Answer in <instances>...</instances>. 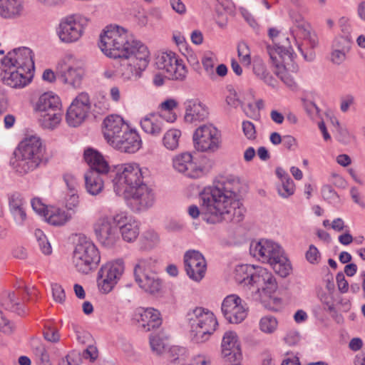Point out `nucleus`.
<instances>
[{
    "instance_id": "1",
    "label": "nucleus",
    "mask_w": 365,
    "mask_h": 365,
    "mask_svg": "<svg viewBox=\"0 0 365 365\" xmlns=\"http://www.w3.org/2000/svg\"><path fill=\"white\" fill-rule=\"evenodd\" d=\"M240 188V182L237 177H220L213 185L206 187L200 192V208L190 205L188 214L193 219L201 215L202 219L210 224L222 221L240 222L244 216V208L237 199Z\"/></svg>"
},
{
    "instance_id": "2",
    "label": "nucleus",
    "mask_w": 365,
    "mask_h": 365,
    "mask_svg": "<svg viewBox=\"0 0 365 365\" xmlns=\"http://www.w3.org/2000/svg\"><path fill=\"white\" fill-rule=\"evenodd\" d=\"M98 46L106 56L121 59L118 74L125 81L140 77L150 62L147 46L117 25L106 27L100 36Z\"/></svg>"
},
{
    "instance_id": "3",
    "label": "nucleus",
    "mask_w": 365,
    "mask_h": 365,
    "mask_svg": "<svg viewBox=\"0 0 365 365\" xmlns=\"http://www.w3.org/2000/svg\"><path fill=\"white\" fill-rule=\"evenodd\" d=\"M46 146L37 135H26L19 144L10 165L23 176L33 171L46 160Z\"/></svg>"
},
{
    "instance_id": "4",
    "label": "nucleus",
    "mask_w": 365,
    "mask_h": 365,
    "mask_svg": "<svg viewBox=\"0 0 365 365\" xmlns=\"http://www.w3.org/2000/svg\"><path fill=\"white\" fill-rule=\"evenodd\" d=\"M250 252L259 262L270 264L282 277H287L292 270L291 263L284 255L282 247L272 240L261 239L252 242Z\"/></svg>"
},
{
    "instance_id": "5",
    "label": "nucleus",
    "mask_w": 365,
    "mask_h": 365,
    "mask_svg": "<svg viewBox=\"0 0 365 365\" xmlns=\"http://www.w3.org/2000/svg\"><path fill=\"white\" fill-rule=\"evenodd\" d=\"M192 339L196 343L207 341L217 326L214 314L202 307L190 309L186 315Z\"/></svg>"
},
{
    "instance_id": "6",
    "label": "nucleus",
    "mask_w": 365,
    "mask_h": 365,
    "mask_svg": "<svg viewBox=\"0 0 365 365\" xmlns=\"http://www.w3.org/2000/svg\"><path fill=\"white\" fill-rule=\"evenodd\" d=\"M145 170V169L136 163H126L118 165L112 180L115 193L122 196L143 184Z\"/></svg>"
},
{
    "instance_id": "7",
    "label": "nucleus",
    "mask_w": 365,
    "mask_h": 365,
    "mask_svg": "<svg viewBox=\"0 0 365 365\" xmlns=\"http://www.w3.org/2000/svg\"><path fill=\"white\" fill-rule=\"evenodd\" d=\"M284 43L277 48L268 47V54L275 67L274 73L280 80L291 89H294L297 84L293 77L287 72L286 64L294 59V51L287 38L283 37Z\"/></svg>"
},
{
    "instance_id": "8",
    "label": "nucleus",
    "mask_w": 365,
    "mask_h": 365,
    "mask_svg": "<svg viewBox=\"0 0 365 365\" xmlns=\"http://www.w3.org/2000/svg\"><path fill=\"white\" fill-rule=\"evenodd\" d=\"M100 261V253L96 245L86 238H81L73 255V263L78 272L88 274L96 268Z\"/></svg>"
},
{
    "instance_id": "9",
    "label": "nucleus",
    "mask_w": 365,
    "mask_h": 365,
    "mask_svg": "<svg viewBox=\"0 0 365 365\" xmlns=\"http://www.w3.org/2000/svg\"><path fill=\"white\" fill-rule=\"evenodd\" d=\"M192 140L195 148L200 152L214 153L222 145L221 132L212 124H204L194 132Z\"/></svg>"
},
{
    "instance_id": "10",
    "label": "nucleus",
    "mask_w": 365,
    "mask_h": 365,
    "mask_svg": "<svg viewBox=\"0 0 365 365\" xmlns=\"http://www.w3.org/2000/svg\"><path fill=\"white\" fill-rule=\"evenodd\" d=\"M124 269V263L121 259L108 262L103 265L97 277L100 292L103 294L110 292L121 278Z\"/></svg>"
},
{
    "instance_id": "11",
    "label": "nucleus",
    "mask_w": 365,
    "mask_h": 365,
    "mask_svg": "<svg viewBox=\"0 0 365 365\" xmlns=\"http://www.w3.org/2000/svg\"><path fill=\"white\" fill-rule=\"evenodd\" d=\"M87 19L78 16H69L61 19L56 34L61 42L71 43L78 41L83 35Z\"/></svg>"
},
{
    "instance_id": "12",
    "label": "nucleus",
    "mask_w": 365,
    "mask_h": 365,
    "mask_svg": "<svg viewBox=\"0 0 365 365\" xmlns=\"http://www.w3.org/2000/svg\"><path fill=\"white\" fill-rule=\"evenodd\" d=\"M121 197L125 199L128 206L135 212L152 207L155 200L154 190L144 182Z\"/></svg>"
},
{
    "instance_id": "13",
    "label": "nucleus",
    "mask_w": 365,
    "mask_h": 365,
    "mask_svg": "<svg viewBox=\"0 0 365 365\" xmlns=\"http://www.w3.org/2000/svg\"><path fill=\"white\" fill-rule=\"evenodd\" d=\"M158 69L164 71L168 78L183 80L187 74L185 66L172 51L161 52L155 59Z\"/></svg>"
},
{
    "instance_id": "14",
    "label": "nucleus",
    "mask_w": 365,
    "mask_h": 365,
    "mask_svg": "<svg viewBox=\"0 0 365 365\" xmlns=\"http://www.w3.org/2000/svg\"><path fill=\"white\" fill-rule=\"evenodd\" d=\"M93 231L98 242L105 247H114L120 240L118 227L113 222V216L99 217L93 225Z\"/></svg>"
},
{
    "instance_id": "15",
    "label": "nucleus",
    "mask_w": 365,
    "mask_h": 365,
    "mask_svg": "<svg viewBox=\"0 0 365 365\" xmlns=\"http://www.w3.org/2000/svg\"><path fill=\"white\" fill-rule=\"evenodd\" d=\"M222 312L225 318L232 324H240L247 316V304L237 294H230L222 301Z\"/></svg>"
},
{
    "instance_id": "16",
    "label": "nucleus",
    "mask_w": 365,
    "mask_h": 365,
    "mask_svg": "<svg viewBox=\"0 0 365 365\" xmlns=\"http://www.w3.org/2000/svg\"><path fill=\"white\" fill-rule=\"evenodd\" d=\"M1 66L21 69L31 73L34 69L32 51L26 47L14 49L2 59Z\"/></svg>"
},
{
    "instance_id": "17",
    "label": "nucleus",
    "mask_w": 365,
    "mask_h": 365,
    "mask_svg": "<svg viewBox=\"0 0 365 365\" xmlns=\"http://www.w3.org/2000/svg\"><path fill=\"white\" fill-rule=\"evenodd\" d=\"M91 109L89 96L86 93H81L68 107L66 120L68 125L77 127L86 119Z\"/></svg>"
},
{
    "instance_id": "18",
    "label": "nucleus",
    "mask_w": 365,
    "mask_h": 365,
    "mask_svg": "<svg viewBox=\"0 0 365 365\" xmlns=\"http://www.w3.org/2000/svg\"><path fill=\"white\" fill-rule=\"evenodd\" d=\"M185 269L187 276L195 282L205 277L207 263L204 256L197 250H188L184 255Z\"/></svg>"
},
{
    "instance_id": "19",
    "label": "nucleus",
    "mask_w": 365,
    "mask_h": 365,
    "mask_svg": "<svg viewBox=\"0 0 365 365\" xmlns=\"http://www.w3.org/2000/svg\"><path fill=\"white\" fill-rule=\"evenodd\" d=\"M173 169L190 178L197 179L204 175V169L193 160L187 152L175 155L172 159Z\"/></svg>"
},
{
    "instance_id": "20",
    "label": "nucleus",
    "mask_w": 365,
    "mask_h": 365,
    "mask_svg": "<svg viewBox=\"0 0 365 365\" xmlns=\"http://www.w3.org/2000/svg\"><path fill=\"white\" fill-rule=\"evenodd\" d=\"M65 68L61 71L62 81L73 88H78L82 82L84 71L83 61L73 55H67L65 58Z\"/></svg>"
},
{
    "instance_id": "21",
    "label": "nucleus",
    "mask_w": 365,
    "mask_h": 365,
    "mask_svg": "<svg viewBox=\"0 0 365 365\" xmlns=\"http://www.w3.org/2000/svg\"><path fill=\"white\" fill-rule=\"evenodd\" d=\"M114 224L118 227L122 238L127 242L135 241L140 233L139 222L125 212H120L113 216Z\"/></svg>"
},
{
    "instance_id": "22",
    "label": "nucleus",
    "mask_w": 365,
    "mask_h": 365,
    "mask_svg": "<svg viewBox=\"0 0 365 365\" xmlns=\"http://www.w3.org/2000/svg\"><path fill=\"white\" fill-rule=\"evenodd\" d=\"M129 128L122 117L118 115H110L103 120V136L107 143L112 146Z\"/></svg>"
},
{
    "instance_id": "23",
    "label": "nucleus",
    "mask_w": 365,
    "mask_h": 365,
    "mask_svg": "<svg viewBox=\"0 0 365 365\" xmlns=\"http://www.w3.org/2000/svg\"><path fill=\"white\" fill-rule=\"evenodd\" d=\"M251 281L250 286L255 287L257 292H262L266 295H271L277 289V284L272 273L262 267H255Z\"/></svg>"
},
{
    "instance_id": "24",
    "label": "nucleus",
    "mask_w": 365,
    "mask_h": 365,
    "mask_svg": "<svg viewBox=\"0 0 365 365\" xmlns=\"http://www.w3.org/2000/svg\"><path fill=\"white\" fill-rule=\"evenodd\" d=\"M9 210L17 226H24L27 220L26 201L23 195L17 192L8 195Z\"/></svg>"
},
{
    "instance_id": "25",
    "label": "nucleus",
    "mask_w": 365,
    "mask_h": 365,
    "mask_svg": "<svg viewBox=\"0 0 365 365\" xmlns=\"http://www.w3.org/2000/svg\"><path fill=\"white\" fill-rule=\"evenodd\" d=\"M290 16L294 24L291 30L293 36L307 41L312 48H315L318 43L317 37L314 34L311 33L310 26L304 21L302 14L293 11L290 14Z\"/></svg>"
},
{
    "instance_id": "26",
    "label": "nucleus",
    "mask_w": 365,
    "mask_h": 365,
    "mask_svg": "<svg viewBox=\"0 0 365 365\" xmlns=\"http://www.w3.org/2000/svg\"><path fill=\"white\" fill-rule=\"evenodd\" d=\"M135 319L138 327L144 331H149L153 329L158 328L162 323L160 312L153 308L140 307L137 309Z\"/></svg>"
},
{
    "instance_id": "27",
    "label": "nucleus",
    "mask_w": 365,
    "mask_h": 365,
    "mask_svg": "<svg viewBox=\"0 0 365 365\" xmlns=\"http://www.w3.org/2000/svg\"><path fill=\"white\" fill-rule=\"evenodd\" d=\"M141 145L142 140L138 133L129 128L112 147L120 152L134 153L140 148Z\"/></svg>"
},
{
    "instance_id": "28",
    "label": "nucleus",
    "mask_w": 365,
    "mask_h": 365,
    "mask_svg": "<svg viewBox=\"0 0 365 365\" xmlns=\"http://www.w3.org/2000/svg\"><path fill=\"white\" fill-rule=\"evenodd\" d=\"M222 354L228 361H236L241 359L242 354L238 336L233 331H227L222 337Z\"/></svg>"
},
{
    "instance_id": "29",
    "label": "nucleus",
    "mask_w": 365,
    "mask_h": 365,
    "mask_svg": "<svg viewBox=\"0 0 365 365\" xmlns=\"http://www.w3.org/2000/svg\"><path fill=\"white\" fill-rule=\"evenodd\" d=\"M4 71L3 80L4 83L12 88H22L26 86L31 80L32 72L29 73L18 68H8L2 66Z\"/></svg>"
},
{
    "instance_id": "30",
    "label": "nucleus",
    "mask_w": 365,
    "mask_h": 365,
    "mask_svg": "<svg viewBox=\"0 0 365 365\" xmlns=\"http://www.w3.org/2000/svg\"><path fill=\"white\" fill-rule=\"evenodd\" d=\"M184 119L187 123L204 120L208 115L207 106L197 99H190L185 103Z\"/></svg>"
},
{
    "instance_id": "31",
    "label": "nucleus",
    "mask_w": 365,
    "mask_h": 365,
    "mask_svg": "<svg viewBox=\"0 0 365 365\" xmlns=\"http://www.w3.org/2000/svg\"><path fill=\"white\" fill-rule=\"evenodd\" d=\"M84 159L90 167L88 171H95L101 175H106L110 170V166L103 155L93 148L84 151Z\"/></svg>"
},
{
    "instance_id": "32",
    "label": "nucleus",
    "mask_w": 365,
    "mask_h": 365,
    "mask_svg": "<svg viewBox=\"0 0 365 365\" xmlns=\"http://www.w3.org/2000/svg\"><path fill=\"white\" fill-rule=\"evenodd\" d=\"M164 118L158 113H148L140 120L143 130L153 136H158L164 128Z\"/></svg>"
},
{
    "instance_id": "33",
    "label": "nucleus",
    "mask_w": 365,
    "mask_h": 365,
    "mask_svg": "<svg viewBox=\"0 0 365 365\" xmlns=\"http://www.w3.org/2000/svg\"><path fill=\"white\" fill-rule=\"evenodd\" d=\"M24 11L21 0H0V16L12 19L20 17Z\"/></svg>"
},
{
    "instance_id": "34",
    "label": "nucleus",
    "mask_w": 365,
    "mask_h": 365,
    "mask_svg": "<svg viewBox=\"0 0 365 365\" xmlns=\"http://www.w3.org/2000/svg\"><path fill=\"white\" fill-rule=\"evenodd\" d=\"M135 280L142 289L150 294L158 292L162 287L161 281L155 272L136 276Z\"/></svg>"
},
{
    "instance_id": "35",
    "label": "nucleus",
    "mask_w": 365,
    "mask_h": 365,
    "mask_svg": "<svg viewBox=\"0 0 365 365\" xmlns=\"http://www.w3.org/2000/svg\"><path fill=\"white\" fill-rule=\"evenodd\" d=\"M61 106L59 97L53 92H46L39 97L36 104V110L40 113H46L48 111L58 110Z\"/></svg>"
},
{
    "instance_id": "36",
    "label": "nucleus",
    "mask_w": 365,
    "mask_h": 365,
    "mask_svg": "<svg viewBox=\"0 0 365 365\" xmlns=\"http://www.w3.org/2000/svg\"><path fill=\"white\" fill-rule=\"evenodd\" d=\"M0 305L5 309L16 312L19 315L26 313L24 303L19 299V294L14 292H6L2 298Z\"/></svg>"
},
{
    "instance_id": "37",
    "label": "nucleus",
    "mask_w": 365,
    "mask_h": 365,
    "mask_svg": "<svg viewBox=\"0 0 365 365\" xmlns=\"http://www.w3.org/2000/svg\"><path fill=\"white\" fill-rule=\"evenodd\" d=\"M103 175L95 171H88L85 174L86 188L90 195H97L102 192L104 186L102 178Z\"/></svg>"
},
{
    "instance_id": "38",
    "label": "nucleus",
    "mask_w": 365,
    "mask_h": 365,
    "mask_svg": "<svg viewBox=\"0 0 365 365\" xmlns=\"http://www.w3.org/2000/svg\"><path fill=\"white\" fill-rule=\"evenodd\" d=\"M255 267L251 264H240L235 269L234 277L237 283L243 286L251 284Z\"/></svg>"
},
{
    "instance_id": "39",
    "label": "nucleus",
    "mask_w": 365,
    "mask_h": 365,
    "mask_svg": "<svg viewBox=\"0 0 365 365\" xmlns=\"http://www.w3.org/2000/svg\"><path fill=\"white\" fill-rule=\"evenodd\" d=\"M46 221L54 226H62L71 219V215L60 208H52L46 214Z\"/></svg>"
},
{
    "instance_id": "40",
    "label": "nucleus",
    "mask_w": 365,
    "mask_h": 365,
    "mask_svg": "<svg viewBox=\"0 0 365 365\" xmlns=\"http://www.w3.org/2000/svg\"><path fill=\"white\" fill-rule=\"evenodd\" d=\"M253 72L255 76L262 81L267 86L272 88H277V80L267 71L262 63H255L253 66Z\"/></svg>"
},
{
    "instance_id": "41",
    "label": "nucleus",
    "mask_w": 365,
    "mask_h": 365,
    "mask_svg": "<svg viewBox=\"0 0 365 365\" xmlns=\"http://www.w3.org/2000/svg\"><path fill=\"white\" fill-rule=\"evenodd\" d=\"M181 136L182 133L179 129L172 128L167 130L162 139L163 146L169 150H175L179 147Z\"/></svg>"
},
{
    "instance_id": "42",
    "label": "nucleus",
    "mask_w": 365,
    "mask_h": 365,
    "mask_svg": "<svg viewBox=\"0 0 365 365\" xmlns=\"http://www.w3.org/2000/svg\"><path fill=\"white\" fill-rule=\"evenodd\" d=\"M178 103L173 98H168L162 102L159 108H160V115H162L165 120L169 123H173L177 119V115L173 110L177 108Z\"/></svg>"
},
{
    "instance_id": "43",
    "label": "nucleus",
    "mask_w": 365,
    "mask_h": 365,
    "mask_svg": "<svg viewBox=\"0 0 365 365\" xmlns=\"http://www.w3.org/2000/svg\"><path fill=\"white\" fill-rule=\"evenodd\" d=\"M156 263L152 257L138 258L134 265V277L155 272Z\"/></svg>"
},
{
    "instance_id": "44",
    "label": "nucleus",
    "mask_w": 365,
    "mask_h": 365,
    "mask_svg": "<svg viewBox=\"0 0 365 365\" xmlns=\"http://www.w3.org/2000/svg\"><path fill=\"white\" fill-rule=\"evenodd\" d=\"M278 327V319L271 314L262 317L259 321V329L267 335L274 334L277 331Z\"/></svg>"
},
{
    "instance_id": "45",
    "label": "nucleus",
    "mask_w": 365,
    "mask_h": 365,
    "mask_svg": "<svg viewBox=\"0 0 365 365\" xmlns=\"http://www.w3.org/2000/svg\"><path fill=\"white\" fill-rule=\"evenodd\" d=\"M62 118L61 108L58 110L48 111L41 113L42 125L46 128L53 129L59 124Z\"/></svg>"
},
{
    "instance_id": "46",
    "label": "nucleus",
    "mask_w": 365,
    "mask_h": 365,
    "mask_svg": "<svg viewBox=\"0 0 365 365\" xmlns=\"http://www.w3.org/2000/svg\"><path fill=\"white\" fill-rule=\"evenodd\" d=\"M217 61L216 56L212 52H207L203 55L202 64L207 76L212 80L215 79V65Z\"/></svg>"
},
{
    "instance_id": "47",
    "label": "nucleus",
    "mask_w": 365,
    "mask_h": 365,
    "mask_svg": "<svg viewBox=\"0 0 365 365\" xmlns=\"http://www.w3.org/2000/svg\"><path fill=\"white\" fill-rule=\"evenodd\" d=\"M33 348L38 365H51L48 354L42 344L38 342H34Z\"/></svg>"
},
{
    "instance_id": "48",
    "label": "nucleus",
    "mask_w": 365,
    "mask_h": 365,
    "mask_svg": "<svg viewBox=\"0 0 365 365\" xmlns=\"http://www.w3.org/2000/svg\"><path fill=\"white\" fill-rule=\"evenodd\" d=\"M277 193L282 198H288L294 195L295 185L292 178H287V180L280 182L277 185Z\"/></svg>"
},
{
    "instance_id": "49",
    "label": "nucleus",
    "mask_w": 365,
    "mask_h": 365,
    "mask_svg": "<svg viewBox=\"0 0 365 365\" xmlns=\"http://www.w3.org/2000/svg\"><path fill=\"white\" fill-rule=\"evenodd\" d=\"M350 43L351 40L348 35L337 36L333 41L331 49L349 51Z\"/></svg>"
},
{
    "instance_id": "50",
    "label": "nucleus",
    "mask_w": 365,
    "mask_h": 365,
    "mask_svg": "<svg viewBox=\"0 0 365 365\" xmlns=\"http://www.w3.org/2000/svg\"><path fill=\"white\" fill-rule=\"evenodd\" d=\"M322 194L324 200L332 204L339 202V197L331 185H325L322 188Z\"/></svg>"
},
{
    "instance_id": "51",
    "label": "nucleus",
    "mask_w": 365,
    "mask_h": 365,
    "mask_svg": "<svg viewBox=\"0 0 365 365\" xmlns=\"http://www.w3.org/2000/svg\"><path fill=\"white\" fill-rule=\"evenodd\" d=\"M305 257L307 262L312 264H318L322 259L320 252L314 245H309L305 253Z\"/></svg>"
},
{
    "instance_id": "52",
    "label": "nucleus",
    "mask_w": 365,
    "mask_h": 365,
    "mask_svg": "<svg viewBox=\"0 0 365 365\" xmlns=\"http://www.w3.org/2000/svg\"><path fill=\"white\" fill-rule=\"evenodd\" d=\"M302 44H298V49L307 61H312L315 58V53L309 42L303 40Z\"/></svg>"
},
{
    "instance_id": "53",
    "label": "nucleus",
    "mask_w": 365,
    "mask_h": 365,
    "mask_svg": "<svg viewBox=\"0 0 365 365\" xmlns=\"http://www.w3.org/2000/svg\"><path fill=\"white\" fill-rule=\"evenodd\" d=\"M349 51L331 49L330 61L334 64L339 66L342 64L346 59V55Z\"/></svg>"
},
{
    "instance_id": "54",
    "label": "nucleus",
    "mask_w": 365,
    "mask_h": 365,
    "mask_svg": "<svg viewBox=\"0 0 365 365\" xmlns=\"http://www.w3.org/2000/svg\"><path fill=\"white\" fill-rule=\"evenodd\" d=\"M269 36L272 38L273 41V45H268L267 46V50L268 51V47L277 48L278 45H282L284 43L283 37L287 38L290 42V40L288 37H287L284 34H280L279 31L275 29H269Z\"/></svg>"
},
{
    "instance_id": "55",
    "label": "nucleus",
    "mask_w": 365,
    "mask_h": 365,
    "mask_svg": "<svg viewBox=\"0 0 365 365\" xmlns=\"http://www.w3.org/2000/svg\"><path fill=\"white\" fill-rule=\"evenodd\" d=\"M150 344L151 349L156 354H160L165 349V344L163 340L158 336H152L150 337Z\"/></svg>"
},
{
    "instance_id": "56",
    "label": "nucleus",
    "mask_w": 365,
    "mask_h": 365,
    "mask_svg": "<svg viewBox=\"0 0 365 365\" xmlns=\"http://www.w3.org/2000/svg\"><path fill=\"white\" fill-rule=\"evenodd\" d=\"M43 336L45 339L51 342H56L59 340V334L56 328L53 327L51 324L46 326Z\"/></svg>"
},
{
    "instance_id": "57",
    "label": "nucleus",
    "mask_w": 365,
    "mask_h": 365,
    "mask_svg": "<svg viewBox=\"0 0 365 365\" xmlns=\"http://www.w3.org/2000/svg\"><path fill=\"white\" fill-rule=\"evenodd\" d=\"M51 289L55 302L62 304L66 299V294L61 285L56 283L53 284Z\"/></svg>"
},
{
    "instance_id": "58",
    "label": "nucleus",
    "mask_w": 365,
    "mask_h": 365,
    "mask_svg": "<svg viewBox=\"0 0 365 365\" xmlns=\"http://www.w3.org/2000/svg\"><path fill=\"white\" fill-rule=\"evenodd\" d=\"M303 106L306 113L311 118L314 119L319 115V109L313 101L305 100Z\"/></svg>"
},
{
    "instance_id": "59",
    "label": "nucleus",
    "mask_w": 365,
    "mask_h": 365,
    "mask_svg": "<svg viewBox=\"0 0 365 365\" xmlns=\"http://www.w3.org/2000/svg\"><path fill=\"white\" fill-rule=\"evenodd\" d=\"M242 131L245 137L249 140H254L256 138V130L255 125L248 120L242 123Z\"/></svg>"
},
{
    "instance_id": "60",
    "label": "nucleus",
    "mask_w": 365,
    "mask_h": 365,
    "mask_svg": "<svg viewBox=\"0 0 365 365\" xmlns=\"http://www.w3.org/2000/svg\"><path fill=\"white\" fill-rule=\"evenodd\" d=\"M227 94L226 96V102L227 105L232 107H237L240 104V101L237 97V92L232 88H228Z\"/></svg>"
},
{
    "instance_id": "61",
    "label": "nucleus",
    "mask_w": 365,
    "mask_h": 365,
    "mask_svg": "<svg viewBox=\"0 0 365 365\" xmlns=\"http://www.w3.org/2000/svg\"><path fill=\"white\" fill-rule=\"evenodd\" d=\"M238 10L241 14L242 16L245 19V20L249 24V25L252 28H253L254 29H258V24L247 9L240 6L238 8Z\"/></svg>"
},
{
    "instance_id": "62",
    "label": "nucleus",
    "mask_w": 365,
    "mask_h": 365,
    "mask_svg": "<svg viewBox=\"0 0 365 365\" xmlns=\"http://www.w3.org/2000/svg\"><path fill=\"white\" fill-rule=\"evenodd\" d=\"M63 179L68 190L71 192L76 191L78 185L77 180L73 175L66 173L63 175Z\"/></svg>"
},
{
    "instance_id": "63",
    "label": "nucleus",
    "mask_w": 365,
    "mask_h": 365,
    "mask_svg": "<svg viewBox=\"0 0 365 365\" xmlns=\"http://www.w3.org/2000/svg\"><path fill=\"white\" fill-rule=\"evenodd\" d=\"M170 5L173 10L180 15H183L186 13V6L181 0H170Z\"/></svg>"
},
{
    "instance_id": "64",
    "label": "nucleus",
    "mask_w": 365,
    "mask_h": 365,
    "mask_svg": "<svg viewBox=\"0 0 365 365\" xmlns=\"http://www.w3.org/2000/svg\"><path fill=\"white\" fill-rule=\"evenodd\" d=\"M0 331L5 334H10L12 332V326L9 321L4 317L1 310L0 309Z\"/></svg>"
}]
</instances>
